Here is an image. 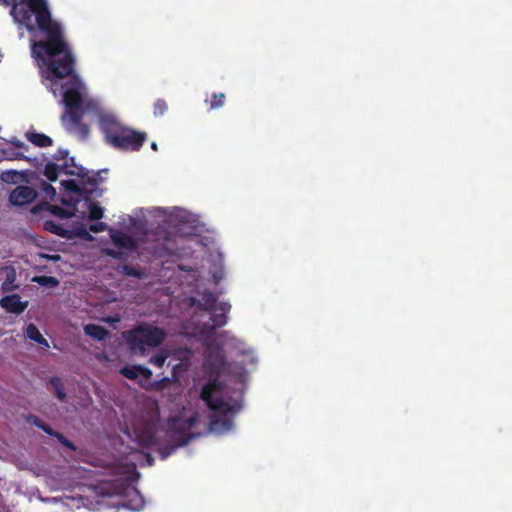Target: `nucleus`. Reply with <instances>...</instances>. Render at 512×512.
<instances>
[{"instance_id":"1","label":"nucleus","mask_w":512,"mask_h":512,"mask_svg":"<svg viewBox=\"0 0 512 512\" xmlns=\"http://www.w3.org/2000/svg\"><path fill=\"white\" fill-rule=\"evenodd\" d=\"M64 44L66 47L62 52L53 55L32 53V56L39 62L42 82L46 88L54 96L62 94V103L66 107L61 117L63 125L70 133L85 139L89 134V127L82 122L83 114L88 111L99 114V105L84 97V85L74 73L75 56L65 39Z\"/></svg>"},{"instance_id":"2","label":"nucleus","mask_w":512,"mask_h":512,"mask_svg":"<svg viewBox=\"0 0 512 512\" xmlns=\"http://www.w3.org/2000/svg\"><path fill=\"white\" fill-rule=\"evenodd\" d=\"M98 119L99 128L106 143L117 150L125 152L139 151L147 140L145 132L136 131L125 126L112 114L100 112Z\"/></svg>"},{"instance_id":"3","label":"nucleus","mask_w":512,"mask_h":512,"mask_svg":"<svg viewBox=\"0 0 512 512\" xmlns=\"http://www.w3.org/2000/svg\"><path fill=\"white\" fill-rule=\"evenodd\" d=\"M191 304L197 306L201 310L212 313L219 311L212 315L207 322L199 323L196 325L200 337L204 340L210 339L214 336L216 329L221 328L227 323V314L231 309V305L227 302L218 303V296L211 291H204L200 294L198 299L191 298Z\"/></svg>"},{"instance_id":"4","label":"nucleus","mask_w":512,"mask_h":512,"mask_svg":"<svg viewBox=\"0 0 512 512\" xmlns=\"http://www.w3.org/2000/svg\"><path fill=\"white\" fill-rule=\"evenodd\" d=\"M219 388L217 380L208 381L201 389L200 398L206 405L213 411L222 413L221 416H216L210 420V429L217 432H227L232 429L233 422L228 417V414H233L239 411L240 405H230L221 398H213L214 392Z\"/></svg>"},{"instance_id":"5","label":"nucleus","mask_w":512,"mask_h":512,"mask_svg":"<svg viewBox=\"0 0 512 512\" xmlns=\"http://www.w3.org/2000/svg\"><path fill=\"white\" fill-rule=\"evenodd\" d=\"M124 338L134 352H144L163 343L166 333L163 329L145 323L136 325L124 333Z\"/></svg>"},{"instance_id":"6","label":"nucleus","mask_w":512,"mask_h":512,"mask_svg":"<svg viewBox=\"0 0 512 512\" xmlns=\"http://www.w3.org/2000/svg\"><path fill=\"white\" fill-rule=\"evenodd\" d=\"M74 169L71 168V165L63 163L61 165L56 164L54 162H48L45 165L43 174L44 176L51 182H55L58 179L60 173H64L66 175L77 176L83 180L84 183L95 186L98 183L96 175H89V171L82 166H77L73 164Z\"/></svg>"},{"instance_id":"7","label":"nucleus","mask_w":512,"mask_h":512,"mask_svg":"<svg viewBox=\"0 0 512 512\" xmlns=\"http://www.w3.org/2000/svg\"><path fill=\"white\" fill-rule=\"evenodd\" d=\"M27 422L41 429L46 434L56 438L61 445L70 449L71 451L77 450L76 445L72 441L66 438L61 432L53 430L50 425L42 421L38 416L32 414L29 415L27 417Z\"/></svg>"},{"instance_id":"8","label":"nucleus","mask_w":512,"mask_h":512,"mask_svg":"<svg viewBox=\"0 0 512 512\" xmlns=\"http://www.w3.org/2000/svg\"><path fill=\"white\" fill-rule=\"evenodd\" d=\"M37 192L30 186L20 185L17 186L9 195V201L15 206H24L32 203L36 197Z\"/></svg>"},{"instance_id":"9","label":"nucleus","mask_w":512,"mask_h":512,"mask_svg":"<svg viewBox=\"0 0 512 512\" xmlns=\"http://www.w3.org/2000/svg\"><path fill=\"white\" fill-rule=\"evenodd\" d=\"M36 178L35 172L7 170L1 173V180L7 184L32 183Z\"/></svg>"},{"instance_id":"10","label":"nucleus","mask_w":512,"mask_h":512,"mask_svg":"<svg viewBox=\"0 0 512 512\" xmlns=\"http://www.w3.org/2000/svg\"><path fill=\"white\" fill-rule=\"evenodd\" d=\"M0 306L9 313L21 314L27 308L28 302H22L18 294H12L2 297Z\"/></svg>"},{"instance_id":"11","label":"nucleus","mask_w":512,"mask_h":512,"mask_svg":"<svg viewBox=\"0 0 512 512\" xmlns=\"http://www.w3.org/2000/svg\"><path fill=\"white\" fill-rule=\"evenodd\" d=\"M84 332L87 336L97 341H104L109 336V331L103 326L97 324L85 325Z\"/></svg>"},{"instance_id":"12","label":"nucleus","mask_w":512,"mask_h":512,"mask_svg":"<svg viewBox=\"0 0 512 512\" xmlns=\"http://www.w3.org/2000/svg\"><path fill=\"white\" fill-rule=\"evenodd\" d=\"M27 140L37 147H49L53 144L51 137L38 132H27L25 134Z\"/></svg>"},{"instance_id":"13","label":"nucleus","mask_w":512,"mask_h":512,"mask_svg":"<svg viewBox=\"0 0 512 512\" xmlns=\"http://www.w3.org/2000/svg\"><path fill=\"white\" fill-rule=\"evenodd\" d=\"M111 240L113 244L119 248L131 249L135 246L132 237L122 232L112 233Z\"/></svg>"},{"instance_id":"14","label":"nucleus","mask_w":512,"mask_h":512,"mask_svg":"<svg viewBox=\"0 0 512 512\" xmlns=\"http://www.w3.org/2000/svg\"><path fill=\"white\" fill-rule=\"evenodd\" d=\"M48 385L53 389L54 395L58 400L64 402L66 401V391L65 387L58 376H53L49 379Z\"/></svg>"},{"instance_id":"15","label":"nucleus","mask_w":512,"mask_h":512,"mask_svg":"<svg viewBox=\"0 0 512 512\" xmlns=\"http://www.w3.org/2000/svg\"><path fill=\"white\" fill-rule=\"evenodd\" d=\"M26 336L30 339L38 343L39 345L49 348L48 341L43 337L40 333L39 329L34 324H29L26 328Z\"/></svg>"},{"instance_id":"16","label":"nucleus","mask_w":512,"mask_h":512,"mask_svg":"<svg viewBox=\"0 0 512 512\" xmlns=\"http://www.w3.org/2000/svg\"><path fill=\"white\" fill-rule=\"evenodd\" d=\"M190 436H185V435H181L178 439H177V443L175 445H171V446H167V447H163V448H160L159 450V453L161 455V458L162 459H166L167 457H169L178 447H181V446H185L188 444L189 440H190Z\"/></svg>"},{"instance_id":"17","label":"nucleus","mask_w":512,"mask_h":512,"mask_svg":"<svg viewBox=\"0 0 512 512\" xmlns=\"http://www.w3.org/2000/svg\"><path fill=\"white\" fill-rule=\"evenodd\" d=\"M121 274L129 277L142 279L145 277V272L140 268L129 264L121 265L119 268Z\"/></svg>"},{"instance_id":"18","label":"nucleus","mask_w":512,"mask_h":512,"mask_svg":"<svg viewBox=\"0 0 512 512\" xmlns=\"http://www.w3.org/2000/svg\"><path fill=\"white\" fill-rule=\"evenodd\" d=\"M226 96L224 93H213L210 100L205 102L208 104L210 110L218 109L224 106Z\"/></svg>"},{"instance_id":"19","label":"nucleus","mask_w":512,"mask_h":512,"mask_svg":"<svg viewBox=\"0 0 512 512\" xmlns=\"http://www.w3.org/2000/svg\"><path fill=\"white\" fill-rule=\"evenodd\" d=\"M103 217V209L98 202L89 203V220L98 221Z\"/></svg>"},{"instance_id":"20","label":"nucleus","mask_w":512,"mask_h":512,"mask_svg":"<svg viewBox=\"0 0 512 512\" xmlns=\"http://www.w3.org/2000/svg\"><path fill=\"white\" fill-rule=\"evenodd\" d=\"M44 229L58 236H66V230L52 220L44 222Z\"/></svg>"},{"instance_id":"21","label":"nucleus","mask_w":512,"mask_h":512,"mask_svg":"<svg viewBox=\"0 0 512 512\" xmlns=\"http://www.w3.org/2000/svg\"><path fill=\"white\" fill-rule=\"evenodd\" d=\"M168 111V104L164 99H157L153 106V114L156 117L163 116Z\"/></svg>"},{"instance_id":"22","label":"nucleus","mask_w":512,"mask_h":512,"mask_svg":"<svg viewBox=\"0 0 512 512\" xmlns=\"http://www.w3.org/2000/svg\"><path fill=\"white\" fill-rule=\"evenodd\" d=\"M68 154H69L68 150L60 148L53 155V159L56 161H64V163L67 162L68 164L71 165V168L74 169V166H73V164H75L74 158L71 157L70 159H68Z\"/></svg>"},{"instance_id":"23","label":"nucleus","mask_w":512,"mask_h":512,"mask_svg":"<svg viewBox=\"0 0 512 512\" xmlns=\"http://www.w3.org/2000/svg\"><path fill=\"white\" fill-rule=\"evenodd\" d=\"M50 210L55 216L62 218V219H68L74 215L73 211H70V210L63 208L61 206H58V205L51 206Z\"/></svg>"},{"instance_id":"24","label":"nucleus","mask_w":512,"mask_h":512,"mask_svg":"<svg viewBox=\"0 0 512 512\" xmlns=\"http://www.w3.org/2000/svg\"><path fill=\"white\" fill-rule=\"evenodd\" d=\"M138 365H132V366H124L121 368L120 370V373L130 379V380H135L138 378Z\"/></svg>"},{"instance_id":"25","label":"nucleus","mask_w":512,"mask_h":512,"mask_svg":"<svg viewBox=\"0 0 512 512\" xmlns=\"http://www.w3.org/2000/svg\"><path fill=\"white\" fill-rule=\"evenodd\" d=\"M134 497H135V500H131L128 503V507L133 511H138L143 508L144 501L137 490L134 492Z\"/></svg>"},{"instance_id":"26","label":"nucleus","mask_w":512,"mask_h":512,"mask_svg":"<svg viewBox=\"0 0 512 512\" xmlns=\"http://www.w3.org/2000/svg\"><path fill=\"white\" fill-rule=\"evenodd\" d=\"M75 234L79 238L86 241H92L94 239L93 236L90 234V230L83 225L75 228Z\"/></svg>"},{"instance_id":"27","label":"nucleus","mask_w":512,"mask_h":512,"mask_svg":"<svg viewBox=\"0 0 512 512\" xmlns=\"http://www.w3.org/2000/svg\"><path fill=\"white\" fill-rule=\"evenodd\" d=\"M41 285H49L54 287L58 284V280L52 276H39L35 279Z\"/></svg>"},{"instance_id":"28","label":"nucleus","mask_w":512,"mask_h":512,"mask_svg":"<svg viewBox=\"0 0 512 512\" xmlns=\"http://www.w3.org/2000/svg\"><path fill=\"white\" fill-rule=\"evenodd\" d=\"M61 185L67 191L74 192V193L80 192V188H79V186H78V184L76 183L75 180H72V179H70V180H63L61 182Z\"/></svg>"},{"instance_id":"29","label":"nucleus","mask_w":512,"mask_h":512,"mask_svg":"<svg viewBox=\"0 0 512 512\" xmlns=\"http://www.w3.org/2000/svg\"><path fill=\"white\" fill-rule=\"evenodd\" d=\"M166 359H167V357L164 354L158 353V354L153 355L150 358L149 362L151 364H153L154 366L161 368L165 364Z\"/></svg>"},{"instance_id":"30","label":"nucleus","mask_w":512,"mask_h":512,"mask_svg":"<svg viewBox=\"0 0 512 512\" xmlns=\"http://www.w3.org/2000/svg\"><path fill=\"white\" fill-rule=\"evenodd\" d=\"M42 190L50 199H53L56 196V190L50 183L42 181Z\"/></svg>"},{"instance_id":"31","label":"nucleus","mask_w":512,"mask_h":512,"mask_svg":"<svg viewBox=\"0 0 512 512\" xmlns=\"http://www.w3.org/2000/svg\"><path fill=\"white\" fill-rule=\"evenodd\" d=\"M138 377H142L145 381H150L152 377V371L144 366L138 365Z\"/></svg>"},{"instance_id":"32","label":"nucleus","mask_w":512,"mask_h":512,"mask_svg":"<svg viewBox=\"0 0 512 512\" xmlns=\"http://www.w3.org/2000/svg\"><path fill=\"white\" fill-rule=\"evenodd\" d=\"M107 229H108V225L104 222H97V223L91 224L89 226L90 232H93V233H100V232L106 231Z\"/></svg>"},{"instance_id":"33","label":"nucleus","mask_w":512,"mask_h":512,"mask_svg":"<svg viewBox=\"0 0 512 512\" xmlns=\"http://www.w3.org/2000/svg\"><path fill=\"white\" fill-rule=\"evenodd\" d=\"M8 159H14V160H28L29 158L26 157L23 153V151H15L10 154H7Z\"/></svg>"},{"instance_id":"34","label":"nucleus","mask_w":512,"mask_h":512,"mask_svg":"<svg viewBox=\"0 0 512 512\" xmlns=\"http://www.w3.org/2000/svg\"><path fill=\"white\" fill-rule=\"evenodd\" d=\"M10 143L15 147V148H18V149H21V150H28L29 146L27 144H25L24 142L18 140V139H14V140H11Z\"/></svg>"},{"instance_id":"35","label":"nucleus","mask_w":512,"mask_h":512,"mask_svg":"<svg viewBox=\"0 0 512 512\" xmlns=\"http://www.w3.org/2000/svg\"><path fill=\"white\" fill-rule=\"evenodd\" d=\"M107 255H109V256H111L113 258H118V257H120V252L115 251L113 249H108L107 250Z\"/></svg>"},{"instance_id":"36","label":"nucleus","mask_w":512,"mask_h":512,"mask_svg":"<svg viewBox=\"0 0 512 512\" xmlns=\"http://www.w3.org/2000/svg\"><path fill=\"white\" fill-rule=\"evenodd\" d=\"M169 426H170V428H173V429L176 428L177 421H172L171 423H169Z\"/></svg>"},{"instance_id":"37","label":"nucleus","mask_w":512,"mask_h":512,"mask_svg":"<svg viewBox=\"0 0 512 512\" xmlns=\"http://www.w3.org/2000/svg\"><path fill=\"white\" fill-rule=\"evenodd\" d=\"M151 148H152L153 150L157 151L158 146H157V144H156L155 142H152V144H151Z\"/></svg>"},{"instance_id":"38","label":"nucleus","mask_w":512,"mask_h":512,"mask_svg":"<svg viewBox=\"0 0 512 512\" xmlns=\"http://www.w3.org/2000/svg\"><path fill=\"white\" fill-rule=\"evenodd\" d=\"M193 422H194V420H193V419H191V420L189 421L188 426H189V427H190V426H192Z\"/></svg>"}]
</instances>
